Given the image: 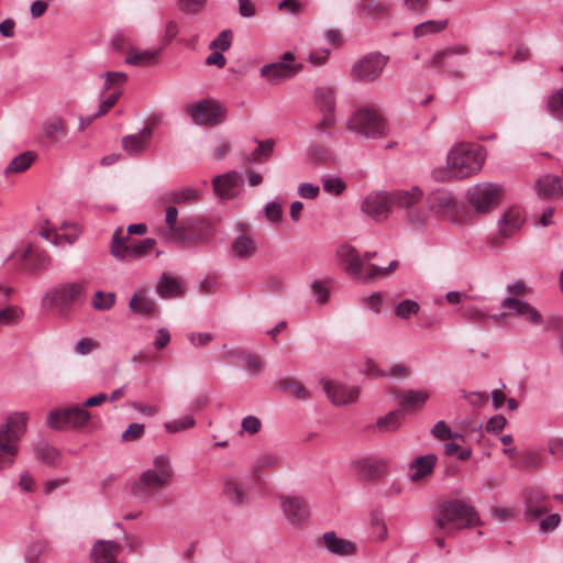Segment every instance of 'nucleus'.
I'll use <instances>...</instances> for the list:
<instances>
[{"mask_svg":"<svg viewBox=\"0 0 563 563\" xmlns=\"http://www.w3.org/2000/svg\"><path fill=\"white\" fill-rule=\"evenodd\" d=\"M485 162L482 146L472 143H460L448 154V167L435 168L432 176L438 181L464 179L477 174Z\"/></svg>","mask_w":563,"mask_h":563,"instance_id":"obj_1","label":"nucleus"},{"mask_svg":"<svg viewBox=\"0 0 563 563\" xmlns=\"http://www.w3.org/2000/svg\"><path fill=\"white\" fill-rule=\"evenodd\" d=\"M435 526L446 536L481 525L475 508L464 499H445L438 504L433 515Z\"/></svg>","mask_w":563,"mask_h":563,"instance_id":"obj_2","label":"nucleus"},{"mask_svg":"<svg viewBox=\"0 0 563 563\" xmlns=\"http://www.w3.org/2000/svg\"><path fill=\"white\" fill-rule=\"evenodd\" d=\"M147 227L144 223L130 224L126 229L128 235H123L121 228H118L112 235L110 254L120 262H132L147 256L155 247L156 241L146 238L142 241H134L129 235H144Z\"/></svg>","mask_w":563,"mask_h":563,"instance_id":"obj_3","label":"nucleus"},{"mask_svg":"<svg viewBox=\"0 0 563 563\" xmlns=\"http://www.w3.org/2000/svg\"><path fill=\"white\" fill-rule=\"evenodd\" d=\"M30 416L24 411L10 413L0 424V470L10 467L19 453V442L26 432Z\"/></svg>","mask_w":563,"mask_h":563,"instance_id":"obj_4","label":"nucleus"},{"mask_svg":"<svg viewBox=\"0 0 563 563\" xmlns=\"http://www.w3.org/2000/svg\"><path fill=\"white\" fill-rule=\"evenodd\" d=\"M173 478V470L166 455H157L153 460V467L142 473L139 481L132 486V493L139 498H146L151 493L166 487Z\"/></svg>","mask_w":563,"mask_h":563,"instance_id":"obj_5","label":"nucleus"},{"mask_svg":"<svg viewBox=\"0 0 563 563\" xmlns=\"http://www.w3.org/2000/svg\"><path fill=\"white\" fill-rule=\"evenodd\" d=\"M350 131L366 137H380L386 134V124L379 113L369 108H361L355 111L347 121Z\"/></svg>","mask_w":563,"mask_h":563,"instance_id":"obj_6","label":"nucleus"},{"mask_svg":"<svg viewBox=\"0 0 563 563\" xmlns=\"http://www.w3.org/2000/svg\"><path fill=\"white\" fill-rule=\"evenodd\" d=\"M504 195L501 186L490 183L476 184L467 189L466 199L477 213L495 209Z\"/></svg>","mask_w":563,"mask_h":563,"instance_id":"obj_7","label":"nucleus"},{"mask_svg":"<svg viewBox=\"0 0 563 563\" xmlns=\"http://www.w3.org/2000/svg\"><path fill=\"white\" fill-rule=\"evenodd\" d=\"M188 113L195 124L213 126L225 119L227 109L216 100L202 99L189 106Z\"/></svg>","mask_w":563,"mask_h":563,"instance_id":"obj_8","label":"nucleus"},{"mask_svg":"<svg viewBox=\"0 0 563 563\" xmlns=\"http://www.w3.org/2000/svg\"><path fill=\"white\" fill-rule=\"evenodd\" d=\"M90 418V412L84 407L74 406L51 411L47 416V426L55 430L64 428L77 429L86 426Z\"/></svg>","mask_w":563,"mask_h":563,"instance_id":"obj_9","label":"nucleus"},{"mask_svg":"<svg viewBox=\"0 0 563 563\" xmlns=\"http://www.w3.org/2000/svg\"><path fill=\"white\" fill-rule=\"evenodd\" d=\"M302 69V65L295 62V56L290 52L282 55L280 60L264 65L261 68V76L273 85L292 78Z\"/></svg>","mask_w":563,"mask_h":563,"instance_id":"obj_10","label":"nucleus"},{"mask_svg":"<svg viewBox=\"0 0 563 563\" xmlns=\"http://www.w3.org/2000/svg\"><path fill=\"white\" fill-rule=\"evenodd\" d=\"M84 294L85 287L82 284L66 283L46 292L43 303L47 307H56L63 310L78 302Z\"/></svg>","mask_w":563,"mask_h":563,"instance_id":"obj_11","label":"nucleus"},{"mask_svg":"<svg viewBox=\"0 0 563 563\" xmlns=\"http://www.w3.org/2000/svg\"><path fill=\"white\" fill-rule=\"evenodd\" d=\"M387 58L379 53H371L357 60L352 68V77L355 80L371 82L383 73Z\"/></svg>","mask_w":563,"mask_h":563,"instance_id":"obj_12","label":"nucleus"},{"mask_svg":"<svg viewBox=\"0 0 563 563\" xmlns=\"http://www.w3.org/2000/svg\"><path fill=\"white\" fill-rule=\"evenodd\" d=\"M468 47L466 45H454L445 49L437 52L431 60V65L446 71L453 78H461L462 70L455 67L453 57L456 55H466Z\"/></svg>","mask_w":563,"mask_h":563,"instance_id":"obj_13","label":"nucleus"},{"mask_svg":"<svg viewBox=\"0 0 563 563\" xmlns=\"http://www.w3.org/2000/svg\"><path fill=\"white\" fill-rule=\"evenodd\" d=\"M338 256L341 262L344 264V269L362 280H369L365 276V273L368 271V264L358 256L356 250L350 245H343L338 250Z\"/></svg>","mask_w":563,"mask_h":563,"instance_id":"obj_14","label":"nucleus"},{"mask_svg":"<svg viewBox=\"0 0 563 563\" xmlns=\"http://www.w3.org/2000/svg\"><path fill=\"white\" fill-rule=\"evenodd\" d=\"M391 207L389 194L373 192L364 199L362 211L375 220H382L387 217Z\"/></svg>","mask_w":563,"mask_h":563,"instance_id":"obj_15","label":"nucleus"},{"mask_svg":"<svg viewBox=\"0 0 563 563\" xmlns=\"http://www.w3.org/2000/svg\"><path fill=\"white\" fill-rule=\"evenodd\" d=\"M280 500L283 511L290 525L299 526L308 520L310 511L302 498L284 496Z\"/></svg>","mask_w":563,"mask_h":563,"instance_id":"obj_16","label":"nucleus"},{"mask_svg":"<svg viewBox=\"0 0 563 563\" xmlns=\"http://www.w3.org/2000/svg\"><path fill=\"white\" fill-rule=\"evenodd\" d=\"M186 242H179L183 246H196L208 243L214 233L213 227L209 221L196 220L187 223Z\"/></svg>","mask_w":563,"mask_h":563,"instance_id":"obj_17","label":"nucleus"},{"mask_svg":"<svg viewBox=\"0 0 563 563\" xmlns=\"http://www.w3.org/2000/svg\"><path fill=\"white\" fill-rule=\"evenodd\" d=\"M324 391L336 406L349 405L358 398L360 389L356 386H346L336 382H325Z\"/></svg>","mask_w":563,"mask_h":563,"instance_id":"obj_18","label":"nucleus"},{"mask_svg":"<svg viewBox=\"0 0 563 563\" xmlns=\"http://www.w3.org/2000/svg\"><path fill=\"white\" fill-rule=\"evenodd\" d=\"M503 308L509 309L514 314L526 319L533 324H541L543 322L542 314L530 303L520 299L508 297L501 303Z\"/></svg>","mask_w":563,"mask_h":563,"instance_id":"obj_19","label":"nucleus"},{"mask_svg":"<svg viewBox=\"0 0 563 563\" xmlns=\"http://www.w3.org/2000/svg\"><path fill=\"white\" fill-rule=\"evenodd\" d=\"M122 551V545L114 541L99 540L91 550L92 563H118L117 558Z\"/></svg>","mask_w":563,"mask_h":563,"instance_id":"obj_20","label":"nucleus"},{"mask_svg":"<svg viewBox=\"0 0 563 563\" xmlns=\"http://www.w3.org/2000/svg\"><path fill=\"white\" fill-rule=\"evenodd\" d=\"M153 136V129L150 126L144 128L137 134L126 135L122 139L123 150L132 156H137L144 153L150 146Z\"/></svg>","mask_w":563,"mask_h":563,"instance_id":"obj_21","label":"nucleus"},{"mask_svg":"<svg viewBox=\"0 0 563 563\" xmlns=\"http://www.w3.org/2000/svg\"><path fill=\"white\" fill-rule=\"evenodd\" d=\"M178 218V210L175 206L169 205L166 208V214H165V222H166V230L164 231V236L167 239L176 242L179 244V242H186V231L188 230L187 223L181 222L180 224L177 223Z\"/></svg>","mask_w":563,"mask_h":563,"instance_id":"obj_22","label":"nucleus"},{"mask_svg":"<svg viewBox=\"0 0 563 563\" xmlns=\"http://www.w3.org/2000/svg\"><path fill=\"white\" fill-rule=\"evenodd\" d=\"M356 474L366 481H376L387 474V464L384 461L364 459L354 463Z\"/></svg>","mask_w":563,"mask_h":563,"instance_id":"obj_23","label":"nucleus"},{"mask_svg":"<svg viewBox=\"0 0 563 563\" xmlns=\"http://www.w3.org/2000/svg\"><path fill=\"white\" fill-rule=\"evenodd\" d=\"M230 252L234 258L246 261L257 253V243L252 235L242 233L232 241Z\"/></svg>","mask_w":563,"mask_h":563,"instance_id":"obj_24","label":"nucleus"},{"mask_svg":"<svg viewBox=\"0 0 563 563\" xmlns=\"http://www.w3.org/2000/svg\"><path fill=\"white\" fill-rule=\"evenodd\" d=\"M537 195L542 199L563 197V184L558 176L544 175L536 181Z\"/></svg>","mask_w":563,"mask_h":563,"instance_id":"obj_25","label":"nucleus"},{"mask_svg":"<svg viewBox=\"0 0 563 563\" xmlns=\"http://www.w3.org/2000/svg\"><path fill=\"white\" fill-rule=\"evenodd\" d=\"M525 217L520 208H509L499 221V235L507 239L516 233L523 224Z\"/></svg>","mask_w":563,"mask_h":563,"instance_id":"obj_26","label":"nucleus"},{"mask_svg":"<svg viewBox=\"0 0 563 563\" xmlns=\"http://www.w3.org/2000/svg\"><path fill=\"white\" fill-rule=\"evenodd\" d=\"M240 181V175L236 172H229L224 175L214 177L212 184L214 192L221 199H228L234 196V190Z\"/></svg>","mask_w":563,"mask_h":563,"instance_id":"obj_27","label":"nucleus"},{"mask_svg":"<svg viewBox=\"0 0 563 563\" xmlns=\"http://www.w3.org/2000/svg\"><path fill=\"white\" fill-rule=\"evenodd\" d=\"M391 206L399 208H411L422 198V190L419 187L395 190L389 194Z\"/></svg>","mask_w":563,"mask_h":563,"instance_id":"obj_28","label":"nucleus"},{"mask_svg":"<svg viewBox=\"0 0 563 563\" xmlns=\"http://www.w3.org/2000/svg\"><path fill=\"white\" fill-rule=\"evenodd\" d=\"M325 548L336 555H352L355 553V544L349 540L339 538L334 532H325L322 537Z\"/></svg>","mask_w":563,"mask_h":563,"instance_id":"obj_29","label":"nucleus"},{"mask_svg":"<svg viewBox=\"0 0 563 563\" xmlns=\"http://www.w3.org/2000/svg\"><path fill=\"white\" fill-rule=\"evenodd\" d=\"M437 463V456L434 454H428L424 456L417 457L411 463L412 474L410 478L412 482H418L426 476L432 474Z\"/></svg>","mask_w":563,"mask_h":563,"instance_id":"obj_30","label":"nucleus"},{"mask_svg":"<svg viewBox=\"0 0 563 563\" xmlns=\"http://www.w3.org/2000/svg\"><path fill=\"white\" fill-rule=\"evenodd\" d=\"M429 399L426 390H407L399 402L401 411H416L421 409Z\"/></svg>","mask_w":563,"mask_h":563,"instance_id":"obj_31","label":"nucleus"},{"mask_svg":"<svg viewBox=\"0 0 563 563\" xmlns=\"http://www.w3.org/2000/svg\"><path fill=\"white\" fill-rule=\"evenodd\" d=\"M156 290L162 298H173L184 294L180 282L167 274L162 275L157 283Z\"/></svg>","mask_w":563,"mask_h":563,"instance_id":"obj_32","label":"nucleus"},{"mask_svg":"<svg viewBox=\"0 0 563 563\" xmlns=\"http://www.w3.org/2000/svg\"><path fill=\"white\" fill-rule=\"evenodd\" d=\"M130 309L141 316H152L156 312L155 302L150 299L143 291L135 292L129 302Z\"/></svg>","mask_w":563,"mask_h":563,"instance_id":"obj_33","label":"nucleus"},{"mask_svg":"<svg viewBox=\"0 0 563 563\" xmlns=\"http://www.w3.org/2000/svg\"><path fill=\"white\" fill-rule=\"evenodd\" d=\"M223 492L227 498L236 505H242L246 499V492L243 484L233 477H227L224 479Z\"/></svg>","mask_w":563,"mask_h":563,"instance_id":"obj_34","label":"nucleus"},{"mask_svg":"<svg viewBox=\"0 0 563 563\" xmlns=\"http://www.w3.org/2000/svg\"><path fill=\"white\" fill-rule=\"evenodd\" d=\"M277 387L299 400H306L310 397V391L300 382L294 378H283L278 380Z\"/></svg>","mask_w":563,"mask_h":563,"instance_id":"obj_35","label":"nucleus"},{"mask_svg":"<svg viewBox=\"0 0 563 563\" xmlns=\"http://www.w3.org/2000/svg\"><path fill=\"white\" fill-rule=\"evenodd\" d=\"M42 131L46 137L57 141L60 136L66 135L67 128L62 118L53 117L44 122Z\"/></svg>","mask_w":563,"mask_h":563,"instance_id":"obj_36","label":"nucleus"},{"mask_svg":"<svg viewBox=\"0 0 563 563\" xmlns=\"http://www.w3.org/2000/svg\"><path fill=\"white\" fill-rule=\"evenodd\" d=\"M35 158L36 154L31 151L18 155L5 168V174H18L25 172L32 165Z\"/></svg>","mask_w":563,"mask_h":563,"instance_id":"obj_37","label":"nucleus"},{"mask_svg":"<svg viewBox=\"0 0 563 563\" xmlns=\"http://www.w3.org/2000/svg\"><path fill=\"white\" fill-rule=\"evenodd\" d=\"M157 51H137L131 48L126 53L125 63L133 66H145L151 64L157 56Z\"/></svg>","mask_w":563,"mask_h":563,"instance_id":"obj_38","label":"nucleus"},{"mask_svg":"<svg viewBox=\"0 0 563 563\" xmlns=\"http://www.w3.org/2000/svg\"><path fill=\"white\" fill-rule=\"evenodd\" d=\"M198 198L199 194L196 189L186 187L168 192L165 197V200L169 203L183 205L194 202Z\"/></svg>","mask_w":563,"mask_h":563,"instance_id":"obj_39","label":"nucleus"},{"mask_svg":"<svg viewBox=\"0 0 563 563\" xmlns=\"http://www.w3.org/2000/svg\"><path fill=\"white\" fill-rule=\"evenodd\" d=\"M543 498L536 494L527 497L525 516L527 520H534L541 515L548 512L549 508L541 505Z\"/></svg>","mask_w":563,"mask_h":563,"instance_id":"obj_40","label":"nucleus"},{"mask_svg":"<svg viewBox=\"0 0 563 563\" xmlns=\"http://www.w3.org/2000/svg\"><path fill=\"white\" fill-rule=\"evenodd\" d=\"M401 423V410H394L388 412L386 416L380 417L376 427L379 431L391 432L397 430Z\"/></svg>","mask_w":563,"mask_h":563,"instance_id":"obj_41","label":"nucleus"},{"mask_svg":"<svg viewBox=\"0 0 563 563\" xmlns=\"http://www.w3.org/2000/svg\"><path fill=\"white\" fill-rule=\"evenodd\" d=\"M316 102L322 112H333L335 107L334 93L330 88L316 90Z\"/></svg>","mask_w":563,"mask_h":563,"instance_id":"obj_42","label":"nucleus"},{"mask_svg":"<svg viewBox=\"0 0 563 563\" xmlns=\"http://www.w3.org/2000/svg\"><path fill=\"white\" fill-rule=\"evenodd\" d=\"M257 147L249 155V162H264L271 157L274 151L275 141H258Z\"/></svg>","mask_w":563,"mask_h":563,"instance_id":"obj_43","label":"nucleus"},{"mask_svg":"<svg viewBox=\"0 0 563 563\" xmlns=\"http://www.w3.org/2000/svg\"><path fill=\"white\" fill-rule=\"evenodd\" d=\"M446 27L445 21H427L417 25L413 30L416 37L438 33Z\"/></svg>","mask_w":563,"mask_h":563,"instance_id":"obj_44","label":"nucleus"},{"mask_svg":"<svg viewBox=\"0 0 563 563\" xmlns=\"http://www.w3.org/2000/svg\"><path fill=\"white\" fill-rule=\"evenodd\" d=\"M106 81L102 89V93L108 90L121 89V86L126 81L128 76L125 73L121 71H108L104 74Z\"/></svg>","mask_w":563,"mask_h":563,"instance_id":"obj_45","label":"nucleus"},{"mask_svg":"<svg viewBox=\"0 0 563 563\" xmlns=\"http://www.w3.org/2000/svg\"><path fill=\"white\" fill-rule=\"evenodd\" d=\"M115 302V295L113 292L97 291L92 298V307L97 310H108Z\"/></svg>","mask_w":563,"mask_h":563,"instance_id":"obj_46","label":"nucleus"},{"mask_svg":"<svg viewBox=\"0 0 563 563\" xmlns=\"http://www.w3.org/2000/svg\"><path fill=\"white\" fill-rule=\"evenodd\" d=\"M419 305L415 300L406 299L396 306L395 313L400 319H409L411 316L417 314Z\"/></svg>","mask_w":563,"mask_h":563,"instance_id":"obj_47","label":"nucleus"},{"mask_svg":"<svg viewBox=\"0 0 563 563\" xmlns=\"http://www.w3.org/2000/svg\"><path fill=\"white\" fill-rule=\"evenodd\" d=\"M35 456L46 464H52L56 461L58 452L55 448L45 443H40L35 448Z\"/></svg>","mask_w":563,"mask_h":563,"instance_id":"obj_48","label":"nucleus"},{"mask_svg":"<svg viewBox=\"0 0 563 563\" xmlns=\"http://www.w3.org/2000/svg\"><path fill=\"white\" fill-rule=\"evenodd\" d=\"M196 421L191 416H184L181 418L168 421L165 423V429L169 433L179 432L195 426Z\"/></svg>","mask_w":563,"mask_h":563,"instance_id":"obj_49","label":"nucleus"},{"mask_svg":"<svg viewBox=\"0 0 563 563\" xmlns=\"http://www.w3.org/2000/svg\"><path fill=\"white\" fill-rule=\"evenodd\" d=\"M550 112L560 119H563V88L553 92L548 100Z\"/></svg>","mask_w":563,"mask_h":563,"instance_id":"obj_50","label":"nucleus"},{"mask_svg":"<svg viewBox=\"0 0 563 563\" xmlns=\"http://www.w3.org/2000/svg\"><path fill=\"white\" fill-rule=\"evenodd\" d=\"M279 464V457L273 453L261 455L254 463L253 471L257 474L264 468H275Z\"/></svg>","mask_w":563,"mask_h":563,"instance_id":"obj_51","label":"nucleus"},{"mask_svg":"<svg viewBox=\"0 0 563 563\" xmlns=\"http://www.w3.org/2000/svg\"><path fill=\"white\" fill-rule=\"evenodd\" d=\"M47 550V544L44 541L33 542L25 552L27 563H38L40 558Z\"/></svg>","mask_w":563,"mask_h":563,"instance_id":"obj_52","label":"nucleus"},{"mask_svg":"<svg viewBox=\"0 0 563 563\" xmlns=\"http://www.w3.org/2000/svg\"><path fill=\"white\" fill-rule=\"evenodd\" d=\"M323 189L331 195H340L345 189V184L339 177L324 176L322 178Z\"/></svg>","mask_w":563,"mask_h":563,"instance_id":"obj_53","label":"nucleus"},{"mask_svg":"<svg viewBox=\"0 0 563 563\" xmlns=\"http://www.w3.org/2000/svg\"><path fill=\"white\" fill-rule=\"evenodd\" d=\"M398 266V262L397 261H393L388 267H379V266H376L374 264H368V271L365 273V276L367 278L371 279H374V278H377V277H386L388 276L391 272H394Z\"/></svg>","mask_w":563,"mask_h":563,"instance_id":"obj_54","label":"nucleus"},{"mask_svg":"<svg viewBox=\"0 0 563 563\" xmlns=\"http://www.w3.org/2000/svg\"><path fill=\"white\" fill-rule=\"evenodd\" d=\"M145 431V426L143 423H131L125 431L121 434V440L123 442H131L139 440L143 437Z\"/></svg>","mask_w":563,"mask_h":563,"instance_id":"obj_55","label":"nucleus"},{"mask_svg":"<svg viewBox=\"0 0 563 563\" xmlns=\"http://www.w3.org/2000/svg\"><path fill=\"white\" fill-rule=\"evenodd\" d=\"M122 95V89L113 90L106 99H103L99 106V111L93 115V118L101 117L106 114L119 100Z\"/></svg>","mask_w":563,"mask_h":563,"instance_id":"obj_56","label":"nucleus"},{"mask_svg":"<svg viewBox=\"0 0 563 563\" xmlns=\"http://www.w3.org/2000/svg\"><path fill=\"white\" fill-rule=\"evenodd\" d=\"M22 316V310L19 307L11 306L0 310V324L15 323Z\"/></svg>","mask_w":563,"mask_h":563,"instance_id":"obj_57","label":"nucleus"},{"mask_svg":"<svg viewBox=\"0 0 563 563\" xmlns=\"http://www.w3.org/2000/svg\"><path fill=\"white\" fill-rule=\"evenodd\" d=\"M232 33L229 30L222 31L210 44L211 49L228 51L231 46Z\"/></svg>","mask_w":563,"mask_h":563,"instance_id":"obj_58","label":"nucleus"},{"mask_svg":"<svg viewBox=\"0 0 563 563\" xmlns=\"http://www.w3.org/2000/svg\"><path fill=\"white\" fill-rule=\"evenodd\" d=\"M265 218L267 221L277 224L282 221L283 209L282 206L275 201L269 202L265 207Z\"/></svg>","mask_w":563,"mask_h":563,"instance_id":"obj_59","label":"nucleus"},{"mask_svg":"<svg viewBox=\"0 0 563 563\" xmlns=\"http://www.w3.org/2000/svg\"><path fill=\"white\" fill-rule=\"evenodd\" d=\"M431 434L441 441L452 440V430L445 421H438L431 429Z\"/></svg>","mask_w":563,"mask_h":563,"instance_id":"obj_60","label":"nucleus"},{"mask_svg":"<svg viewBox=\"0 0 563 563\" xmlns=\"http://www.w3.org/2000/svg\"><path fill=\"white\" fill-rule=\"evenodd\" d=\"M207 0H178V8L185 13H198Z\"/></svg>","mask_w":563,"mask_h":563,"instance_id":"obj_61","label":"nucleus"},{"mask_svg":"<svg viewBox=\"0 0 563 563\" xmlns=\"http://www.w3.org/2000/svg\"><path fill=\"white\" fill-rule=\"evenodd\" d=\"M388 3L384 1H371L363 4V11L368 15L383 14L388 11Z\"/></svg>","mask_w":563,"mask_h":563,"instance_id":"obj_62","label":"nucleus"},{"mask_svg":"<svg viewBox=\"0 0 563 563\" xmlns=\"http://www.w3.org/2000/svg\"><path fill=\"white\" fill-rule=\"evenodd\" d=\"M542 464V456L538 452H526L520 461L521 467H539Z\"/></svg>","mask_w":563,"mask_h":563,"instance_id":"obj_63","label":"nucleus"},{"mask_svg":"<svg viewBox=\"0 0 563 563\" xmlns=\"http://www.w3.org/2000/svg\"><path fill=\"white\" fill-rule=\"evenodd\" d=\"M320 188L310 183H302L298 187L299 195L305 199H314L319 195Z\"/></svg>","mask_w":563,"mask_h":563,"instance_id":"obj_64","label":"nucleus"}]
</instances>
